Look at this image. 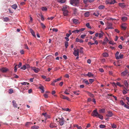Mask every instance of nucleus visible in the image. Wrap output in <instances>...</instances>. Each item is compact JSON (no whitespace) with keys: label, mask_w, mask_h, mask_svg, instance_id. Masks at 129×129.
I'll use <instances>...</instances> for the list:
<instances>
[{"label":"nucleus","mask_w":129,"mask_h":129,"mask_svg":"<svg viewBox=\"0 0 129 129\" xmlns=\"http://www.w3.org/2000/svg\"><path fill=\"white\" fill-rule=\"evenodd\" d=\"M91 115L92 116L98 117V115H99V114L97 112V109H95L94 110L92 113Z\"/></svg>","instance_id":"1"},{"label":"nucleus","mask_w":129,"mask_h":129,"mask_svg":"<svg viewBox=\"0 0 129 129\" xmlns=\"http://www.w3.org/2000/svg\"><path fill=\"white\" fill-rule=\"evenodd\" d=\"M124 83L126 87H125L124 86L123 87V88L125 89L127 91H128V83L127 82V81L126 80H125L124 81Z\"/></svg>","instance_id":"2"},{"label":"nucleus","mask_w":129,"mask_h":129,"mask_svg":"<svg viewBox=\"0 0 129 129\" xmlns=\"http://www.w3.org/2000/svg\"><path fill=\"white\" fill-rule=\"evenodd\" d=\"M74 51L73 52V54L76 56H78L79 55V49L76 50L74 48Z\"/></svg>","instance_id":"3"},{"label":"nucleus","mask_w":129,"mask_h":129,"mask_svg":"<svg viewBox=\"0 0 129 129\" xmlns=\"http://www.w3.org/2000/svg\"><path fill=\"white\" fill-rule=\"evenodd\" d=\"M0 71L4 73L6 72L7 71H9V70L6 68L3 67L0 69Z\"/></svg>","instance_id":"4"},{"label":"nucleus","mask_w":129,"mask_h":129,"mask_svg":"<svg viewBox=\"0 0 129 129\" xmlns=\"http://www.w3.org/2000/svg\"><path fill=\"white\" fill-rule=\"evenodd\" d=\"M64 121L63 117L60 118L59 120V123L60 125H63L64 123Z\"/></svg>","instance_id":"5"},{"label":"nucleus","mask_w":129,"mask_h":129,"mask_svg":"<svg viewBox=\"0 0 129 129\" xmlns=\"http://www.w3.org/2000/svg\"><path fill=\"white\" fill-rule=\"evenodd\" d=\"M127 74L129 75V73L127 70H125L124 71L122 72L121 73V75L123 76H125Z\"/></svg>","instance_id":"6"},{"label":"nucleus","mask_w":129,"mask_h":129,"mask_svg":"<svg viewBox=\"0 0 129 129\" xmlns=\"http://www.w3.org/2000/svg\"><path fill=\"white\" fill-rule=\"evenodd\" d=\"M113 114L110 111H108L106 115L108 117H111L113 115Z\"/></svg>","instance_id":"7"},{"label":"nucleus","mask_w":129,"mask_h":129,"mask_svg":"<svg viewBox=\"0 0 129 129\" xmlns=\"http://www.w3.org/2000/svg\"><path fill=\"white\" fill-rule=\"evenodd\" d=\"M60 97L62 99H66L68 101L69 100V99L68 97L65 96L63 95H60Z\"/></svg>","instance_id":"8"},{"label":"nucleus","mask_w":129,"mask_h":129,"mask_svg":"<svg viewBox=\"0 0 129 129\" xmlns=\"http://www.w3.org/2000/svg\"><path fill=\"white\" fill-rule=\"evenodd\" d=\"M69 8V7L67 5L63 6L62 9V10L63 11L68 10Z\"/></svg>","instance_id":"9"},{"label":"nucleus","mask_w":129,"mask_h":129,"mask_svg":"<svg viewBox=\"0 0 129 129\" xmlns=\"http://www.w3.org/2000/svg\"><path fill=\"white\" fill-rule=\"evenodd\" d=\"M32 69L36 73H37L40 71V69L36 67H33Z\"/></svg>","instance_id":"10"},{"label":"nucleus","mask_w":129,"mask_h":129,"mask_svg":"<svg viewBox=\"0 0 129 129\" xmlns=\"http://www.w3.org/2000/svg\"><path fill=\"white\" fill-rule=\"evenodd\" d=\"M12 103L14 107L15 108L17 107V105L16 104V102L15 101H13L12 102Z\"/></svg>","instance_id":"11"},{"label":"nucleus","mask_w":129,"mask_h":129,"mask_svg":"<svg viewBox=\"0 0 129 129\" xmlns=\"http://www.w3.org/2000/svg\"><path fill=\"white\" fill-rule=\"evenodd\" d=\"M72 20H73V23L74 24H78V23H79V22L78 20L76 19H72Z\"/></svg>","instance_id":"12"},{"label":"nucleus","mask_w":129,"mask_h":129,"mask_svg":"<svg viewBox=\"0 0 129 129\" xmlns=\"http://www.w3.org/2000/svg\"><path fill=\"white\" fill-rule=\"evenodd\" d=\"M74 6H77L79 3V1L78 0H74Z\"/></svg>","instance_id":"13"},{"label":"nucleus","mask_w":129,"mask_h":129,"mask_svg":"<svg viewBox=\"0 0 129 129\" xmlns=\"http://www.w3.org/2000/svg\"><path fill=\"white\" fill-rule=\"evenodd\" d=\"M63 15L65 16H67L68 15V10L65 11H63Z\"/></svg>","instance_id":"14"},{"label":"nucleus","mask_w":129,"mask_h":129,"mask_svg":"<svg viewBox=\"0 0 129 129\" xmlns=\"http://www.w3.org/2000/svg\"><path fill=\"white\" fill-rule=\"evenodd\" d=\"M30 31L33 36L34 37H36V36L35 34V33L32 29L30 28Z\"/></svg>","instance_id":"15"},{"label":"nucleus","mask_w":129,"mask_h":129,"mask_svg":"<svg viewBox=\"0 0 129 129\" xmlns=\"http://www.w3.org/2000/svg\"><path fill=\"white\" fill-rule=\"evenodd\" d=\"M121 19L122 21H125L127 19V17L125 16H123L122 17Z\"/></svg>","instance_id":"16"},{"label":"nucleus","mask_w":129,"mask_h":129,"mask_svg":"<svg viewBox=\"0 0 129 129\" xmlns=\"http://www.w3.org/2000/svg\"><path fill=\"white\" fill-rule=\"evenodd\" d=\"M39 128V126L35 125L31 127V129H38Z\"/></svg>","instance_id":"17"},{"label":"nucleus","mask_w":129,"mask_h":129,"mask_svg":"<svg viewBox=\"0 0 129 129\" xmlns=\"http://www.w3.org/2000/svg\"><path fill=\"white\" fill-rule=\"evenodd\" d=\"M105 109H100L99 110V112L100 113H105Z\"/></svg>","instance_id":"18"},{"label":"nucleus","mask_w":129,"mask_h":129,"mask_svg":"<svg viewBox=\"0 0 129 129\" xmlns=\"http://www.w3.org/2000/svg\"><path fill=\"white\" fill-rule=\"evenodd\" d=\"M32 124V123L31 122H27L26 123L25 126L27 127H29V125Z\"/></svg>","instance_id":"19"},{"label":"nucleus","mask_w":129,"mask_h":129,"mask_svg":"<svg viewBox=\"0 0 129 129\" xmlns=\"http://www.w3.org/2000/svg\"><path fill=\"white\" fill-rule=\"evenodd\" d=\"M11 7L12 8L15 10L17 8V6L16 4H14Z\"/></svg>","instance_id":"20"},{"label":"nucleus","mask_w":129,"mask_h":129,"mask_svg":"<svg viewBox=\"0 0 129 129\" xmlns=\"http://www.w3.org/2000/svg\"><path fill=\"white\" fill-rule=\"evenodd\" d=\"M62 110L63 111H66L68 112H70L71 111V110L70 109H69L68 108H62Z\"/></svg>","instance_id":"21"},{"label":"nucleus","mask_w":129,"mask_h":129,"mask_svg":"<svg viewBox=\"0 0 129 129\" xmlns=\"http://www.w3.org/2000/svg\"><path fill=\"white\" fill-rule=\"evenodd\" d=\"M87 93L88 95L90 97L92 98H94V96L93 94H92L88 92H87Z\"/></svg>","instance_id":"22"},{"label":"nucleus","mask_w":129,"mask_h":129,"mask_svg":"<svg viewBox=\"0 0 129 129\" xmlns=\"http://www.w3.org/2000/svg\"><path fill=\"white\" fill-rule=\"evenodd\" d=\"M119 54V52H117L115 55V56L116 59H118V55Z\"/></svg>","instance_id":"23"},{"label":"nucleus","mask_w":129,"mask_h":129,"mask_svg":"<svg viewBox=\"0 0 129 129\" xmlns=\"http://www.w3.org/2000/svg\"><path fill=\"white\" fill-rule=\"evenodd\" d=\"M93 15L96 16L98 17L99 15V13L98 11H97L96 12L94 13H93Z\"/></svg>","instance_id":"24"},{"label":"nucleus","mask_w":129,"mask_h":129,"mask_svg":"<svg viewBox=\"0 0 129 129\" xmlns=\"http://www.w3.org/2000/svg\"><path fill=\"white\" fill-rule=\"evenodd\" d=\"M93 75L92 74L91 72H88L87 74V76L89 77L93 76Z\"/></svg>","instance_id":"25"},{"label":"nucleus","mask_w":129,"mask_h":129,"mask_svg":"<svg viewBox=\"0 0 129 129\" xmlns=\"http://www.w3.org/2000/svg\"><path fill=\"white\" fill-rule=\"evenodd\" d=\"M103 56L104 57H107L108 56V53L105 52L103 54Z\"/></svg>","instance_id":"26"},{"label":"nucleus","mask_w":129,"mask_h":129,"mask_svg":"<svg viewBox=\"0 0 129 129\" xmlns=\"http://www.w3.org/2000/svg\"><path fill=\"white\" fill-rule=\"evenodd\" d=\"M83 83H85L86 84L88 85L89 84V83L87 80H84L83 81Z\"/></svg>","instance_id":"27"},{"label":"nucleus","mask_w":129,"mask_h":129,"mask_svg":"<svg viewBox=\"0 0 129 129\" xmlns=\"http://www.w3.org/2000/svg\"><path fill=\"white\" fill-rule=\"evenodd\" d=\"M84 15L85 17H88L89 15V12H87L84 13Z\"/></svg>","instance_id":"28"},{"label":"nucleus","mask_w":129,"mask_h":129,"mask_svg":"<svg viewBox=\"0 0 129 129\" xmlns=\"http://www.w3.org/2000/svg\"><path fill=\"white\" fill-rule=\"evenodd\" d=\"M79 32V30L78 29H76L72 31V33L75 34Z\"/></svg>","instance_id":"29"},{"label":"nucleus","mask_w":129,"mask_h":129,"mask_svg":"<svg viewBox=\"0 0 129 129\" xmlns=\"http://www.w3.org/2000/svg\"><path fill=\"white\" fill-rule=\"evenodd\" d=\"M58 1L61 3H63L65 2L66 0H58Z\"/></svg>","instance_id":"30"},{"label":"nucleus","mask_w":129,"mask_h":129,"mask_svg":"<svg viewBox=\"0 0 129 129\" xmlns=\"http://www.w3.org/2000/svg\"><path fill=\"white\" fill-rule=\"evenodd\" d=\"M123 55L122 54L120 53L119 56H118V59H122L123 58Z\"/></svg>","instance_id":"31"},{"label":"nucleus","mask_w":129,"mask_h":129,"mask_svg":"<svg viewBox=\"0 0 129 129\" xmlns=\"http://www.w3.org/2000/svg\"><path fill=\"white\" fill-rule=\"evenodd\" d=\"M105 6L103 5H100L99 7V9H102L104 8Z\"/></svg>","instance_id":"32"},{"label":"nucleus","mask_w":129,"mask_h":129,"mask_svg":"<svg viewBox=\"0 0 129 129\" xmlns=\"http://www.w3.org/2000/svg\"><path fill=\"white\" fill-rule=\"evenodd\" d=\"M79 92V90H78V91H74L73 92V93L77 95H78L79 94V93H78V92Z\"/></svg>","instance_id":"33"},{"label":"nucleus","mask_w":129,"mask_h":129,"mask_svg":"<svg viewBox=\"0 0 129 129\" xmlns=\"http://www.w3.org/2000/svg\"><path fill=\"white\" fill-rule=\"evenodd\" d=\"M116 85L119 86L120 87H122L124 86V85H121L120 84L119 82H117L116 83Z\"/></svg>","instance_id":"34"},{"label":"nucleus","mask_w":129,"mask_h":129,"mask_svg":"<svg viewBox=\"0 0 129 129\" xmlns=\"http://www.w3.org/2000/svg\"><path fill=\"white\" fill-rule=\"evenodd\" d=\"M119 5L120 7L122 8H124L125 6L124 5V3H119Z\"/></svg>","instance_id":"35"},{"label":"nucleus","mask_w":129,"mask_h":129,"mask_svg":"<svg viewBox=\"0 0 129 129\" xmlns=\"http://www.w3.org/2000/svg\"><path fill=\"white\" fill-rule=\"evenodd\" d=\"M101 120H102L103 119V116L102 115H100L99 114V115H98V117Z\"/></svg>","instance_id":"36"},{"label":"nucleus","mask_w":129,"mask_h":129,"mask_svg":"<svg viewBox=\"0 0 129 129\" xmlns=\"http://www.w3.org/2000/svg\"><path fill=\"white\" fill-rule=\"evenodd\" d=\"M9 21V18L8 17H5L4 18V21L5 22H7Z\"/></svg>","instance_id":"37"},{"label":"nucleus","mask_w":129,"mask_h":129,"mask_svg":"<svg viewBox=\"0 0 129 129\" xmlns=\"http://www.w3.org/2000/svg\"><path fill=\"white\" fill-rule=\"evenodd\" d=\"M106 126L105 125L101 124L99 126V127L100 128H104L106 127Z\"/></svg>","instance_id":"38"},{"label":"nucleus","mask_w":129,"mask_h":129,"mask_svg":"<svg viewBox=\"0 0 129 129\" xmlns=\"http://www.w3.org/2000/svg\"><path fill=\"white\" fill-rule=\"evenodd\" d=\"M86 26L88 28H90V29L91 28V26L90 25V24L89 23H86Z\"/></svg>","instance_id":"39"},{"label":"nucleus","mask_w":129,"mask_h":129,"mask_svg":"<svg viewBox=\"0 0 129 129\" xmlns=\"http://www.w3.org/2000/svg\"><path fill=\"white\" fill-rule=\"evenodd\" d=\"M103 33L101 32V33L99 34V37L100 38H101L103 36Z\"/></svg>","instance_id":"40"},{"label":"nucleus","mask_w":129,"mask_h":129,"mask_svg":"<svg viewBox=\"0 0 129 129\" xmlns=\"http://www.w3.org/2000/svg\"><path fill=\"white\" fill-rule=\"evenodd\" d=\"M13 90L11 88L9 89V93L10 94H11L12 93H13Z\"/></svg>","instance_id":"41"},{"label":"nucleus","mask_w":129,"mask_h":129,"mask_svg":"<svg viewBox=\"0 0 129 129\" xmlns=\"http://www.w3.org/2000/svg\"><path fill=\"white\" fill-rule=\"evenodd\" d=\"M127 91H126L125 89H124L123 90L122 93L124 94H126L127 93Z\"/></svg>","instance_id":"42"},{"label":"nucleus","mask_w":129,"mask_h":129,"mask_svg":"<svg viewBox=\"0 0 129 129\" xmlns=\"http://www.w3.org/2000/svg\"><path fill=\"white\" fill-rule=\"evenodd\" d=\"M41 25L43 29H44L46 27V26L44 24L42 23H41Z\"/></svg>","instance_id":"43"},{"label":"nucleus","mask_w":129,"mask_h":129,"mask_svg":"<svg viewBox=\"0 0 129 129\" xmlns=\"http://www.w3.org/2000/svg\"><path fill=\"white\" fill-rule=\"evenodd\" d=\"M50 126L51 128H53L54 127H56V126H55L54 124L52 123H51L50 124Z\"/></svg>","instance_id":"44"},{"label":"nucleus","mask_w":129,"mask_h":129,"mask_svg":"<svg viewBox=\"0 0 129 129\" xmlns=\"http://www.w3.org/2000/svg\"><path fill=\"white\" fill-rule=\"evenodd\" d=\"M26 65H24L23 66V67L21 68V69L23 70H25L26 68Z\"/></svg>","instance_id":"45"},{"label":"nucleus","mask_w":129,"mask_h":129,"mask_svg":"<svg viewBox=\"0 0 129 129\" xmlns=\"http://www.w3.org/2000/svg\"><path fill=\"white\" fill-rule=\"evenodd\" d=\"M42 11H46L47 10V8L45 7H43L42 8Z\"/></svg>","instance_id":"46"},{"label":"nucleus","mask_w":129,"mask_h":129,"mask_svg":"<svg viewBox=\"0 0 129 129\" xmlns=\"http://www.w3.org/2000/svg\"><path fill=\"white\" fill-rule=\"evenodd\" d=\"M68 42L67 41H66L65 42V46L66 48H67L68 46Z\"/></svg>","instance_id":"47"},{"label":"nucleus","mask_w":129,"mask_h":129,"mask_svg":"<svg viewBox=\"0 0 129 129\" xmlns=\"http://www.w3.org/2000/svg\"><path fill=\"white\" fill-rule=\"evenodd\" d=\"M24 46L25 47V49H26L29 50V48L28 47L27 45L26 44H24Z\"/></svg>","instance_id":"48"},{"label":"nucleus","mask_w":129,"mask_h":129,"mask_svg":"<svg viewBox=\"0 0 129 129\" xmlns=\"http://www.w3.org/2000/svg\"><path fill=\"white\" fill-rule=\"evenodd\" d=\"M17 66V64H16L15 65L14 67V72H16L17 71V68L16 67Z\"/></svg>","instance_id":"49"},{"label":"nucleus","mask_w":129,"mask_h":129,"mask_svg":"<svg viewBox=\"0 0 129 129\" xmlns=\"http://www.w3.org/2000/svg\"><path fill=\"white\" fill-rule=\"evenodd\" d=\"M83 48L82 47H81V48H80V50H79V52H80V53L81 54L83 53Z\"/></svg>","instance_id":"50"},{"label":"nucleus","mask_w":129,"mask_h":129,"mask_svg":"<svg viewBox=\"0 0 129 129\" xmlns=\"http://www.w3.org/2000/svg\"><path fill=\"white\" fill-rule=\"evenodd\" d=\"M124 24H122L121 25V27L122 28V29H123L124 30H125L126 28V27L125 26H124Z\"/></svg>","instance_id":"51"},{"label":"nucleus","mask_w":129,"mask_h":129,"mask_svg":"<svg viewBox=\"0 0 129 129\" xmlns=\"http://www.w3.org/2000/svg\"><path fill=\"white\" fill-rule=\"evenodd\" d=\"M74 0H70V3L72 5H74Z\"/></svg>","instance_id":"52"},{"label":"nucleus","mask_w":129,"mask_h":129,"mask_svg":"<svg viewBox=\"0 0 129 129\" xmlns=\"http://www.w3.org/2000/svg\"><path fill=\"white\" fill-rule=\"evenodd\" d=\"M109 43L110 44L112 45H114L115 44V43H114V41H110Z\"/></svg>","instance_id":"53"},{"label":"nucleus","mask_w":129,"mask_h":129,"mask_svg":"<svg viewBox=\"0 0 129 129\" xmlns=\"http://www.w3.org/2000/svg\"><path fill=\"white\" fill-rule=\"evenodd\" d=\"M52 30L53 31L57 32L58 31V29L56 28H53L52 29Z\"/></svg>","instance_id":"54"},{"label":"nucleus","mask_w":129,"mask_h":129,"mask_svg":"<svg viewBox=\"0 0 129 129\" xmlns=\"http://www.w3.org/2000/svg\"><path fill=\"white\" fill-rule=\"evenodd\" d=\"M116 2V1L115 0H113V1H111L110 2V4H114V3Z\"/></svg>","instance_id":"55"},{"label":"nucleus","mask_w":129,"mask_h":129,"mask_svg":"<svg viewBox=\"0 0 129 129\" xmlns=\"http://www.w3.org/2000/svg\"><path fill=\"white\" fill-rule=\"evenodd\" d=\"M111 126L112 128H116V126L114 124H112Z\"/></svg>","instance_id":"56"},{"label":"nucleus","mask_w":129,"mask_h":129,"mask_svg":"<svg viewBox=\"0 0 129 129\" xmlns=\"http://www.w3.org/2000/svg\"><path fill=\"white\" fill-rule=\"evenodd\" d=\"M94 81L93 79H89V82L91 83H92Z\"/></svg>","instance_id":"57"},{"label":"nucleus","mask_w":129,"mask_h":129,"mask_svg":"<svg viewBox=\"0 0 129 129\" xmlns=\"http://www.w3.org/2000/svg\"><path fill=\"white\" fill-rule=\"evenodd\" d=\"M86 36V35H83L81 36V37L82 39H84Z\"/></svg>","instance_id":"58"},{"label":"nucleus","mask_w":129,"mask_h":129,"mask_svg":"<svg viewBox=\"0 0 129 129\" xmlns=\"http://www.w3.org/2000/svg\"><path fill=\"white\" fill-rule=\"evenodd\" d=\"M85 29L84 28H82L80 29L79 30V32H82Z\"/></svg>","instance_id":"59"},{"label":"nucleus","mask_w":129,"mask_h":129,"mask_svg":"<svg viewBox=\"0 0 129 129\" xmlns=\"http://www.w3.org/2000/svg\"><path fill=\"white\" fill-rule=\"evenodd\" d=\"M20 83L22 85H25L27 84V82H23L21 83Z\"/></svg>","instance_id":"60"},{"label":"nucleus","mask_w":129,"mask_h":129,"mask_svg":"<svg viewBox=\"0 0 129 129\" xmlns=\"http://www.w3.org/2000/svg\"><path fill=\"white\" fill-rule=\"evenodd\" d=\"M99 71L101 72L102 73L104 72V70L102 68H100L99 69Z\"/></svg>","instance_id":"61"},{"label":"nucleus","mask_w":129,"mask_h":129,"mask_svg":"<svg viewBox=\"0 0 129 129\" xmlns=\"http://www.w3.org/2000/svg\"><path fill=\"white\" fill-rule=\"evenodd\" d=\"M72 34L67 33L66 34V36L68 38L69 36Z\"/></svg>","instance_id":"62"},{"label":"nucleus","mask_w":129,"mask_h":129,"mask_svg":"<svg viewBox=\"0 0 129 129\" xmlns=\"http://www.w3.org/2000/svg\"><path fill=\"white\" fill-rule=\"evenodd\" d=\"M120 104L122 105H124V103L123 101H121L120 102Z\"/></svg>","instance_id":"63"},{"label":"nucleus","mask_w":129,"mask_h":129,"mask_svg":"<svg viewBox=\"0 0 129 129\" xmlns=\"http://www.w3.org/2000/svg\"><path fill=\"white\" fill-rule=\"evenodd\" d=\"M44 96L45 98H47L48 97V94H44L43 95Z\"/></svg>","instance_id":"64"}]
</instances>
